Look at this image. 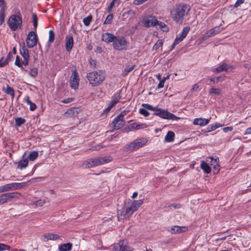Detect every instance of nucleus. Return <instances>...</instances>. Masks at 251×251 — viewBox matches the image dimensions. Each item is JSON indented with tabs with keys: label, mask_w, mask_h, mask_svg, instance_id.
Listing matches in <instances>:
<instances>
[{
	"label": "nucleus",
	"mask_w": 251,
	"mask_h": 251,
	"mask_svg": "<svg viewBox=\"0 0 251 251\" xmlns=\"http://www.w3.org/2000/svg\"><path fill=\"white\" fill-rule=\"evenodd\" d=\"M190 9V6L186 4L176 5L171 11L172 18L177 23H182L184 17L187 16Z\"/></svg>",
	"instance_id": "1"
},
{
	"label": "nucleus",
	"mask_w": 251,
	"mask_h": 251,
	"mask_svg": "<svg viewBox=\"0 0 251 251\" xmlns=\"http://www.w3.org/2000/svg\"><path fill=\"white\" fill-rule=\"evenodd\" d=\"M104 71L98 70L87 74L86 77L92 87H97L101 84L105 79Z\"/></svg>",
	"instance_id": "2"
},
{
	"label": "nucleus",
	"mask_w": 251,
	"mask_h": 251,
	"mask_svg": "<svg viewBox=\"0 0 251 251\" xmlns=\"http://www.w3.org/2000/svg\"><path fill=\"white\" fill-rule=\"evenodd\" d=\"M112 160L111 156L91 158L85 161L82 165L84 168H90L108 163Z\"/></svg>",
	"instance_id": "3"
},
{
	"label": "nucleus",
	"mask_w": 251,
	"mask_h": 251,
	"mask_svg": "<svg viewBox=\"0 0 251 251\" xmlns=\"http://www.w3.org/2000/svg\"><path fill=\"white\" fill-rule=\"evenodd\" d=\"M147 142V140L146 138H138L134 141L125 145L123 150L125 151L126 152L137 150L143 146L145 145Z\"/></svg>",
	"instance_id": "4"
},
{
	"label": "nucleus",
	"mask_w": 251,
	"mask_h": 251,
	"mask_svg": "<svg viewBox=\"0 0 251 251\" xmlns=\"http://www.w3.org/2000/svg\"><path fill=\"white\" fill-rule=\"evenodd\" d=\"M19 15H12L10 16L8 20L7 23L10 28L12 31H15L17 29L21 28L22 26V16Z\"/></svg>",
	"instance_id": "5"
},
{
	"label": "nucleus",
	"mask_w": 251,
	"mask_h": 251,
	"mask_svg": "<svg viewBox=\"0 0 251 251\" xmlns=\"http://www.w3.org/2000/svg\"><path fill=\"white\" fill-rule=\"evenodd\" d=\"M223 23H224V21L222 20L221 23L219 26H216L208 30H207L204 34L202 35V40L204 41L208 38L213 36L224 29V28L221 27Z\"/></svg>",
	"instance_id": "6"
},
{
	"label": "nucleus",
	"mask_w": 251,
	"mask_h": 251,
	"mask_svg": "<svg viewBox=\"0 0 251 251\" xmlns=\"http://www.w3.org/2000/svg\"><path fill=\"white\" fill-rule=\"evenodd\" d=\"M154 115L158 116L161 118L172 120H178L180 118L174 114L169 112L167 110L163 109H158L154 112Z\"/></svg>",
	"instance_id": "7"
},
{
	"label": "nucleus",
	"mask_w": 251,
	"mask_h": 251,
	"mask_svg": "<svg viewBox=\"0 0 251 251\" xmlns=\"http://www.w3.org/2000/svg\"><path fill=\"white\" fill-rule=\"evenodd\" d=\"M21 196V194L18 192H10L2 194L0 195V205L3 204L12 199H18Z\"/></svg>",
	"instance_id": "8"
},
{
	"label": "nucleus",
	"mask_w": 251,
	"mask_h": 251,
	"mask_svg": "<svg viewBox=\"0 0 251 251\" xmlns=\"http://www.w3.org/2000/svg\"><path fill=\"white\" fill-rule=\"evenodd\" d=\"M127 42L126 39L122 36L116 37L113 43L114 49L118 50H122L126 49Z\"/></svg>",
	"instance_id": "9"
},
{
	"label": "nucleus",
	"mask_w": 251,
	"mask_h": 251,
	"mask_svg": "<svg viewBox=\"0 0 251 251\" xmlns=\"http://www.w3.org/2000/svg\"><path fill=\"white\" fill-rule=\"evenodd\" d=\"M38 39L37 35L33 31H30L26 39V43L29 48L34 47L37 43Z\"/></svg>",
	"instance_id": "10"
},
{
	"label": "nucleus",
	"mask_w": 251,
	"mask_h": 251,
	"mask_svg": "<svg viewBox=\"0 0 251 251\" xmlns=\"http://www.w3.org/2000/svg\"><path fill=\"white\" fill-rule=\"evenodd\" d=\"M79 82V78L78 73L76 70H74L72 71L70 81L71 87L74 90L77 89L78 87Z\"/></svg>",
	"instance_id": "11"
},
{
	"label": "nucleus",
	"mask_w": 251,
	"mask_h": 251,
	"mask_svg": "<svg viewBox=\"0 0 251 251\" xmlns=\"http://www.w3.org/2000/svg\"><path fill=\"white\" fill-rule=\"evenodd\" d=\"M157 20L155 16H148L144 18L142 23L143 25L147 27L155 26Z\"/></svg>",
	"instance_id": "12"
},
{
	"label": "nucleus",
	"mask_w": 251,
	"mask_h": 251,
	"mask_svg": "<svg viewBox=\"0 0 251 251\" xmlns=\"http://www.w3.org/2000/svg\"><path fill=\"white\" fill-rule=\"evenodd\" d=\"M190 30V27L186 26L183 28L181 34L175 39L174 43L171 46V50H173L175 46L179 43L181 42L184 38L187 36Z\"/></svg>",
	"instance_id": "13"
},
{
	"label": "nucleus",
	"mask_w": 251,
	"mask_h": 251,
	"mask_svg": "<svg viewBox=\"0 0 251 251\" xmlns=\"http://www.w3.org/2000/svg\"><path fill=\"white\" fill-rule=\"evenodd\" d=\"M234 68H235V66L227 65V64L224 63H223L219 67L213 69L212 71L217 73H221L224 71L226 72H230Z\"/></svg>",
	"instance_id": "14"
},
{
	"label": "nucleus",
	"mask_w": 251,
	"mask_h": 251,
	"mask_svg": "<svg viewBox=\"0 0 251 251\" xmlns=\"http://www.w3.org/2000/svg\"><path fill=\"white\" fill-rule=\"evenodd\" d=\"M116 250L119 251H132V249L124 241H120L115 246Z\"/></svg>",
	"instance_id": "15"
},
{
	"label": "nucleus",
	"mask_w": 251,
	"mask_h": 251,
	"mask_svg": "<svg viewBox=\"0 0 251 251\" xmlns=\"http://www.w3.org/2000/svg\"><path fill=\"white\" fill-rule=\"evenodd\" d=\"M209 158L211 159L210 165L213 167L214 174H217L220 170V166L219 165V158L216 156L215 158L210 157Z\"/></svg>",
	"instance_id": "16"
},
{
	"label": "nucleus",
	"mask_w": 251,
	"mask_h": 251,
	"mask_svg": "<svg viewBox=\"0 0 251 251\" xmlns=\"http://www.w3.org/2000/svg\"><path fill=\"white\" fill-rule=\"evenodd\" d=\"M125 120L116 117L113 121V129L117 130L123 127L125 125Z\"/></svg>",
	"instance_id": "17"
},
{
	"label": "nucleus",
	"mask_w": 251,
	"mask_h": 251,
	"mask_svg": "<svg viewBox=\"0 0 251 251\" xmlns=\"http://www.w3.org/2000/svg\"><path fill=\"white\" fill-rule=\"evenodd\" d=\"M135 211L134 208L130 205V206L127 207L125 210L121 211L120 213H118V214L123 216L124 218H127L130 217Z\"/></svg>",
	"instance_id": "18"
},
{
	"label": "nucleus",
	"mask_w": 251,
	"mask_h": 251,
	"mask_svg": "<svg viewBox=\"0 0 251 251\" xmlns=\"http://www.w3.org/2000/svg\"><path fill=\"white\" fill-rule=\"evenodd\" d=\"M65 48L67 51L70 52L74 46V39L72 36H67L65 38Z\"/></svg>",
	"instance_id": "19"
},
{
	"label": "nucleus",
	"mask_w": 251,
	"mask_h": 251,
	"mask_svg": "<svg viewBox=\"0 0 251 251\" xmlns=\"http://www.w3.org/2000/svg\"><path fill=\"white\" fill-rule=\"evenodd\" d=\"M121 98L120 92H117L112 97L108 107V109H111L114 105L117 104Z\"/></svg>",
	"instance_id": "20"
},
{
	"label": "nucleus",
	"mask_w": 251,
	"mask_h": 251,
	"mask_svg": "<svg viewBox=\"0 0 251 251\" xmlns=\"http://www.w3.org/2000/svg\"><path fill=\"white\" fill-rule=\"evenodd\" d=\"M116 36H115L112 33L106 32L102 35L101 38L102 41L106 43L112 42L113 43L116 38Z\"/></svg>",
	"instance_id": "21"
},
{
	"label": "nucleus",
	"mask_w": 251,
	"mask_h": 251,
	"mask_svg": "<svg viewBox=\"0 0 251 251\" xmlns=\"http://www.w3.org/2000/svg\"><path fill=\"white\" fill-rule=\"evenodd\" d=\"M209 123V119L203 118H196L194 120L193 124L194 125L203 126L207 125Z\"/></svg>",
	"instance_id": "22"
},
{
	"label": "nucleus",
	"mask_w": 251,
	"mask_h": 251,
	"mask_svg": "<svg viewBox=\"0 0 251 251\" xmlns=\"http://www.w3.org/2000/svg\"><path fill=\"white\" fill-rule=\"evenodd\" d=\"M148 126L146 124H140L134 123L131 124L129 126V129L130 131L136 129L138 130L142 128H147Z\"/></svg>",
	"instance_id": "23"
},
{
	"label": "nucleus",
	"mask_w": 251,
	"mask_h": 251,
	"mask_svg": "<svg viewBox=\"0 0 251 251\" xmlns=\"http://www.w3.org/2000/svg\"><path fill=\"white\" fill-rule=\"evenodd\" d=\"M15 190L13 183L6 184L0 187V193Z\"/></svg>",
	"instance_id": "24"
},
{
	"label": "nucleus",
	"mask_w": 251,
	"mask_h": 251,
	"mask_svg": "<svg viewBox=\"0 0 251 251\" xmlns=\"http://www.w3.org/2000/svg\"><path fill=\"white\" fill-rule=\"evenodd\" d=\"M187 227L186 226H173L171 227V231L172 233H177L185 232L187 230Z\"/></svg>",
	"instance_id": "25"
},
{
	"label": "nucleus",
	"mask_w": 251,
	"mask_h": 251,
	"mask_svg": "<svg viewBox=\"0 0 251 251\" xmlns=\"http://www.w3.org/2000/svg\"><path fill=\"white\" fill-rule=\"evenodd\" d=\"M31 181L28 182H23L21 183L13 182L14 190L22 189L28 186L30 184Z\"/></svg>",
	"instance_id": "26"
},
{
	"label": "nucleus",
	"mask_w": 251,
	"mask_h": 251,
	"mask_svg": "<svg viewBox=\"0 0 251 251\" xmlns=\"http://www.w3.org/2000/svg\"><path fill=\"white\" fill-rule=\"evenodd\" d=\"M59 238V236L56 234L48 233L44 235V241H48L49 240H56Z\"/></svg>",
	"instance_id": "27"
},
{
	"label": "nucleus",
	"mask_w": 251,
	"mask_h": 251,
	"mask_svg": "<svg viewBox=\"0 0 251 251\" xmlns=\"http://www.w3.org/2000/svg\"><path fill=\"white\" fill-rule=\"evenodd\" d=\"M12 56V53L11 52H9L7 56L6 59L4 61H3V57H2L0 59V67H4L5 65L7 64L11 60Z\"/></svg>",
	"instance_id": "28"
},
{
	"label": "nucleus",
	"mask_w": 251,
	"mask_h": 251,
	"mask_svg": "<svg viewBox=\"0 0 251 251\" xmlns=\"http://www.w3.org/2000/svg\"><path fill=\"white\" fill-rule=\"evenodd\" d=\"M201 168L206 174H209L211 171V168L208 164L204 161L201 162Z\"/></svg>",
	"instance_id": "29"
},
{
	"label": "nucleus",
	"mask_w": 251,
	"mask_h": 251,
	"mask_svg": "<svg viewBox=\"0 0 251 251\" xmlns=\"http://www.w3.org/2000/svg\"><path fill=\"white\" fill-rule=\"evenodd\" d=\"M143 203V201L142 200H134L131 203L130 205L134 208L136 211Z\"/></svg>",
	"instance_id": "30"
},
{
	"label": "nucleus",
	"mask_w": 251,
	"mask_h": 251,
	"mask_svg": "<svg viewBox=\"0 0 251 251\" xmlns=\"http://www.w3.org/2000/svg\"><path fill=\"white\" fill-rule=\"evenodd\" d=\"M72 244L70 243L63 244L59 247V251H70L72 250Z\"/></svg>",
	"instance_id": "31"
},
{
	"label": "nucleus",
	"mask_w": 251,
	"mask_h": 251,
	"mask_svg": "<svg viewBox=\"0 0 251 251\" xmlns=\"http://www.w3.org/2000/svg\"><path fill=\"white\" fill-rule=\"evenodd\" d=\"M175 133L172 131H169L165 137V141L167 142H172L174 141Z\"/></svg>",
	"instance_id": "32"
},
{
	"label": "nucleus",
	"mask_w": 251,
	"mask_h": 251,
	"mask_svg": "<svg viewBox=\"0 0 251 251\" xmlns=\"http://www.w3.org/2000/svg\"><path fill=\"white\" fill-rule=\"evenodd\" d=\"M20 51L21 55H22L24 59H29V54L27 49H26L25 46H24L20 49Z\"/></svg>",
	"instance_id": "33"
},
{
	"label": "nucleus",
	"mask_w": 251,
	"mask_h": 251,
	"mask_svg": "<svg viewBox=\"0 0 251 251\" xmlns=\"http://www.w3.org/2000/svg\"><path fill=\"white\" fill-rule=\"evenodd\" d=\"M28 163V159L25 158L23 160H20L18 163V168L22 169L27 166Z\"/></svg>",
	"instance_id": "34"
},
{
	"label": "nucleus",
	"mask_w": 251,
	"mask_h": 251,
	"mask_svg": "<svg viewBox=\"0 0 251 251\" xmlns=\"http://www.w3.org/2000/svg\"><path fill=\"white\" fill-rule=\"evenodd\" d=\"M155 26L157 28H159L162 30L163 31H167L168 30V26L163 22H159L157 21V22L156 23V25H155Z\"/></svg>",
	"instance_id": "35"
},
{
	"label": "nucleus",
	"mask_w": 251,
	"mask_h": 251,
	"mask_svg": "<svg viewBox=\"0 0 251 251\" xmlns=\"http://www.w3.org/2000/svg\"><path fill=\"white\" fill-rule=\"evenodd\" d=\"M38 152L37 151H31L29 153L28 159L30 161H33L37 158V157L38 156Z\"/></svg>",
	"instance_id": "36"
},
{
	"label": "nucleus",
	"mask_w": 251,
	"mask_h": 251,
	"mask_svg": "<svg viewBox=\"0 0 251 251\" xmlns=\"http://www.w3.org/2000/svg\"><path fill=\"white\" fill-rule=\"evenodd\" d=\"M226 76L225 75L218 76L216 77H213L210 79V81L213 83H218L220 81H223L225 80Z\"/></svg>",
	"instance_id": "37"
},
{
	"label": "nucleus",
	"mask_w": 251,
	"mask_h": 251,
	"mask_svg": "<svg viewBox=\"0 0 251 251\" xmlns=\"http://www.w3.org/2000/svg\"><path fill=\"white\" fill-rule=\"evenodd\" d=\"M25 123V120L22 117H18L15 119V125L16 126H21Z\"/></svg>",
	"instance_id": "38"
},
{
	"label": "nucleus",
	"mask_w": 251,
	"mask_h": 251,
	"mask_svg": "<svg viewBox=\"0 0 251 251\" xmlns=\"http://www.w3.org/2000/svg\"><path fill=\"white\" fill-rule=\"evenodd\" d=\"M3 90L4 91L6 94L11 95L13 97L14 96V91L13 89L8 85H7L6 89L4 90L3 88Z\"/></svg>",
	"instance_id": "39"
},
{
	"label": "nucleus",
	"mask_w": 251,
	"mask_h": 251,
	"mask_svg": "<svg viewBox=\"0 0 251 251\" xmlns=\"http://www.w3.org/2000/svg\"><path fill=\"white\" fill-rule=\"evenodd\" d=\"M210 94H214L217 96H220L222 95L221 90L218 88H212L209 90Z\"/></svg>",
	"instance_id": "40"
},
{
	"label": "nucleus",
	"mask_w": 251,
	"mask_h": 251,
	"mask_svg": "<svg viewBox=\"0 0 251 251\" xmlns=\"http://www.w3.org/2000/svg\"><path fill=\"white\" fill-rule=\"evenodd\" d=\"M92 20V16L90 15L88 16L87 17L85 18L83 20V23L84 25L86 26H88L90 25V22Z\"/></svg>",
	"instance_id": "41"
},
{
	"label": "nucleus",
	"mask_w": 251,
	"mask_h": 251,
	"mask_svg": "<svg viewBox=\"0 0 251 251\" xmlns=\"http://www.w3.org/2000/svg\"><path fill=\"white\" fill-rule=\"evenodd\" d=\"M142 106L147 110L154 111L155 112L157 109H158L157 107H154L149 104L144 103L142 104Z\"/></svg>",
	"instance_id": "42"
},
{
	"label": "nucleus",
	"mask_w": 251,
	"mask_h": 251,
	"mask_svg": "<svg viewBox=\"0 0 251 251\" xmlns=\"http://www.w3.org/2000/svg\"><path fill=\"white\" fill-rule=\"evenodd\" d=\"M5 16V11H3V10H0V25L4 23Z\"/></svg>",
	"instance_id": "43"
},
{
	"label": "nucleus",
	"mask_w": 251,
	"mask_h": 251,
	"mask_svg": "<svg viewBox=\"0 0 251 251\" xmlns=\"http://www.w3.org/2000/svg\"><path fill=\"white\" fill-rule=\"evenodd\" d=\"M135 68V65H131V66H127L126 67L125 70H124V75H126L128 74V73H129L130 71H131L132 70H133Z\"/></svg>",
	"instance_id": "44"
},
{
	"label": "nucleus",
	"mask_w": 251,
	"mask_h": 251,
	"mask_svg": "<svg viewBox=\"0 0 251 251\" xmlns=\"http://www.w3.org/2000/svg\"><path fill=\"white\" fill-rule=\"evenodd\" d=\"M163 44V41L162 40H158L156 42V44L153 47V50H157L160 47H162Z\"/></svg>",
	"instance_id": "45"
},
{
	"label": "nucleus",
	"mask_w": 251,
	"mask_h": 251,
	"mask_svg": "<svg viewBox=\"0 0 251 251\" xmlns=\"http://www.w3.org/2000/svg\"><path fill=\"white\" fill-rule=\"evenodd\" d=\"M33 25L34 29L36 30L38 25V18L35 14H32Z\"/></svg>",
	"instance_id": "46"
},
{
	"label": "nucleus",
	"mask_w": 251,
	"mask_h": 251,
	"mask_svg": "<svg viewBox=\"0 0 251 251\" xmlns=\"http://www.w3.org/2000/svg\"><path fill=\"white\" fill-rule=\"evenodd\" d=\"M113 19V15L112 14L108 15L107 16L104 22V25H108V24H111Z\"/></svg>",
	"instance_id": "47"
},
{
	"label": "nucleus",
	"mask_w": 251,
	"mask_h": 251,
	"mask_svg": "<svg viewBox=\"0 0 251 251\" xmlns=\"http://www.w3.org/2000/svg\"><path fill=\"white\" fill-rule=\"evenodd\" d=\"M55 34L54 32L52 30H50L49 31V42L50 43H52L54 40Z\"/></svg>",
	"instance_id": "48"
},
{
	"label": "nucleus",
	"mask_w": 251,
	"mask_h": 251,
	"mask_svg": "<svg viewBox=\"0 0 251 251\" xmlns=\"http://www.w3.org/2000/svg\"><path fill=\"white\" fill-rule=\"evenodd\" d=\"M29 75L33 77H35L38 75V69L37 68H32L29 71Z\"/></svg>",
	"instance_id": "49"
},
{
	"label": "nucleus",
	"mask_w": 251,
	"mask_h": 251,
	"mask_svg": "<svg viewBox=\"0 0 251 251\" xmlns=\"http://www.w3.org/2000/svg\"><path fill=\"white\" fill-rule=\"evenodd\" d=\"M139 113L145 117H148L150 115L149 112L144 107L139 109Z\"/></svg>",
	"instance_id": "50"
},
{
	"label": "nucleus",
	"mask_w": 251,
	"mask_h": 251,
	"mask_svg": "<svg viewBox=\"0 0 251 251\" xmlns=\"http://www.w3.org/2000/svg\"><path fill=\"white\" fill-rule=\"evenodd\" d=\"M0 10H3V11H5L7 7L6 4L4 0H0Z\"/></svg>",
	"instance_id": "51"
},
{
	"label": "nucleus",
	"mask_w": 251,
	"mask_h": 251,
	"mask_svg": "<svg viewBox=\"0 0 251 251\" xmlns=\"http://www.w3.org/2000/svg\"><path fill=\"white\" fill-rule=\"evenodd\" d=\"M46 203L45 200H40L34 202V204L36 206H42Z\"/></svg>",
	"instance_id": "52"
},
{
	"label": "nucleus",
	"mask_w": 251,
	"mask_h": 251,
	"mask_svg": "<svg viewBox=\"0 0 251 251\" xmlns=\"http://www.w3.org/2000/svg\"><path fill=\"white\" fill-rule=\"evenodd\" d=\"M10 247L9 246L4 244L0 243V251L4 250H9Z\"/></svg>",
	"instance_id": "53"
},
{
	"label": "nucleus",
	"mask_w": 251,
	"mask_h": 251,
	"mask_svg": "<svg viewBox=\"0 0 251 251\" xmlns=\"http://www.w3.org/2000/svg\"><path fill=\"white\" fill-rule=\"evenodd\" d=\"M21 60L20 57L19 56H16V60H15V65L19 67H22V64L21 63Z\"/></svg>",
	"instance_id": "54"
},
{
	"label": "nucleus",
	"mask_w": 251,
	"mask_h": 251,
	"mask_svg": "<svg viewBox=\"0 0 251 251\" xmlns=\"http://www.w3.org/2000/svg\"><path fill=\"white\" fill-rule=\"evenodd\" d=\"M128 112V110H124L119 115H118L117 117H118L121 119H124V116L125 115H126Z\"/></svg>",
	"instance_id": "55"
},
{
	"label": "nucleus",
	"mask_w": 251,
	"mask_h": 251,
	"mask_svg": "<svg viewBox=\"0 0 251 251\" xmlns=\"http://www.w3.org/2000/svg\"><path fill=\"white\" fill-rule=\"evenodd\" d=\"M217 128V126L215 124L210 125L207 128L208 131H213Z\"/></svg>",
	"instance_id": "56"
},
{
	"label": "nucleus",
	"mask_w": 251,
	"mask_h": 251,
	"mask_svg": "<svg viewBox=\"0 0 251 251\" xmlns=\"http://www.w3.org/2000/svg\"><path fill=\"white\" fill-rule=\"evenodd\" d=\"M74 99L72 98H68L62 100L61 101L64 103H68L73 101Z\"/></svg>",
	"instance_id": "57"
},
{
	"label": "nucleus",
	"mask_w": 251,
	"mask_h": 251,
	"mask_svg": "<svg viewBox=\"0 0 251 251\" xmlns=\"http://www.w3.org/2000/svg\"><path fill=\"white\" fill-rule=\"evenodd\" d=\"M159 81H160L159 83L158 84V86L157 87V88L158 89H160L163 88L164 87V86L165 81L164 80H163L162 79L160 80Z\"/></svg>",
	"instance_id": "58"
},
{
	"label": "nucleus",
	"mask_w": 251,
	"mask_h": 251,
	"mask_svg": "<svg viewBox=\"0 0 251 251\" xmlns=\"http://www.w3.org/2000/svg\"><path fill=\"white\" fill-rule=\"evenodd\" d=\"M245 0H237L234 4L235 7H238L244 2Z\"/></svg>",
	"instance_id": "59"
},
{
	"label": "nucleus",
	"mask_w": 251,
	"mask_h": 251,
	"mask_svg": "<svg viewBox=\"0 0 251 251\" xmlns=\"http://www.w3.org/2000/svg\"><path fill=\"white\" fill-rule=\"evenodd\" d=\"M28 104L30 105L29 109L31 111H34L36 109L37 107H36V104L34 103H33L32 102H31V103H30Z\"/></svg>",
	"instance_id": "60"
},
{
	"label": "nucleus",
	"mask_w": 251,
	"mask_h": 251,
	"mask_svg": "<svg viewBox=\"0 0 251 251\" xmlns=\"http://www.w3.org/2000/svg\"><path fill=\"white\" fill-rule=\"evenodd\" d=\"M148 0H135L134 3L136 5H139L143 3L144 2L148 1Z\"/></svg>",
	"instance_id": "61"
},
{
	"label": "nucleus",
	"mask_w": 251,
	"mask_h": 251,
	"mask_svg": "<svg viewBox=\"0 0 251 251\" xmlns=\"http://www.w3.org/2000/svg\"><path fill=\"white\" fill-rule=\"evenodd\" d=\"M227 237V236H224V237H222L221 238H217V239H215V240H213V242L215 244H217L218 243V241H220V240H225L226 238Z\"/></svg>",
	"instance_id": "62"
},
{
	"label": "nucleus",
	"mask_w": 251,
	"mask_h": 251,
	"mask_svg": "<svg viewBox=\"0 0 251 251\" xmlns=\"http://www.w3.org/2000/svg\"><path fill=\"white\" fill-rule=\"evenodd\" d=\"M170 207H173V208L175 209H179L181 208V205L179 203L178 204H173L171 205H170Z\"/></svg>",
	"instance_id": "63"
},
{
	"label": "nucleus",
	"mask_w": 251,
	"mask_h": 251,
	"mask_svg": "<svg viewBox=\"0 0 251 251\" xmlns=\"http://www.w3.org/2000/svg\"><path fill=\"white\" fill-rule=\"evenodd\" d=\"M251 134V126L250 127L247 128L245 132L244 133V135H248V134Z\"/></svg>",
	"instance_id": "64"
}]
</instances>
